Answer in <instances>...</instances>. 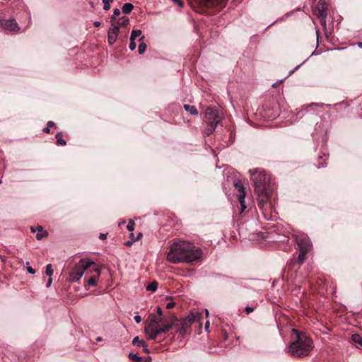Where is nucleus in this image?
<instances>
[{
    "instance_id": "f257e3e1",
    "label": "nucleus",
    "mask_w": 362,
    "mask_h": 362,
    "mask_svg": "<svg viewBox=\"0 0 362 362\" xmlns=\"http://www.w3.org/2000/svg\"><path fill=\"white\" fill-rule=\"evenodd\" d=\"M202 250L192 243L178 240L174 242L167 253V259L173 263L192 262L202 257Z\"/></svg>"
},
{
    "instance_id": "f03ea898",
    "label": "nucleus",
    "mask_w": 362,
    "mask_h": 362,
    "mask_svg": "<svg viewBox=\"0 0 362 362\" xmlns=\"http://www.w3.org/2000/svg\"><path fill=\"white\" fill-rule=\"evenodd\" d=\"M250 173L254 182L255 192L257 195L259 206L263 209L268 204L272 193L269 175L262 168L250 170Z\"/></svg>"
},
{
    "instance_id": "7ed1b4c3",
    "label": "nucleus",
    "mask_w": 362,
    "mask_h": 362,
    "mask_svg": "<svg viewBox=\"0 0 362 362\" xmlns=\"http://www.w3.org/2000/svg\"><path fill=\"white\" fill-rule=\"evenodd\" d=\"M296 338L288 346V352L294 357L303 358L310 355L314 348L313 340L305 334L293 330Z\"/></svg>"
},
{
    "instance_id": "20e7f679",
    "label": "nucleus",
    "mask_w": 362,
    "mask_h": 362,
    "mask_svg": "<svg viewBox=\"0 0 362 362\" xmlns=\"http://www.w3.org/2000/svg\"><path fill=\"white\" fill-rule=\"evenodd\" d=\"M168 323L169 314L163 317L151 315L148 322L145 325V332L150 339L155 340L158 335L171 329V325H168Z\"/></svg>"
},
{
    "instance_id": "39448f33",
    "label": "nucleus",
    "mask_w": 362,
    "mask_h": 362,
    "mask_svg": "<svg viewBox=\"0 0 362 362\" xmlns=\"http://www.w3.org/2000/svg\"><path fill=\"white\" fill-rule=\"evenodd\" d=\"M199 314L196 312H191L186 317L177 319L176 316L171 313H169V323L172 328H175L176 332L181 335L187 333L188 329L190 328L192 323L195 321Z\"/></svg>"
},
{
    "instance_id": "423d86ee",
    "label": "nucleus",
    "mask_w": 362,
    "mask_h": 362,
    "mask_svg": "<svg viewBox=\"0 0 362 362\" xmlns=\"http://www.w3.org/2000/svg\"><path fill=\"white\" fill-rule=\"evenodd\" d=\"M94 264V262L88 259H81L69 273V281L71 282L78 281L83 276L84 272Z\"/></svg>"
},
{
    "instance_id": "0eeeda50",
    "label": "nucleus",
    "mask_w": 362,
    "mask_h": 362,
    "mask_svg": "<svg viewBox=\"0 0 362 362\" xmlns=\"http://www.w3.org/2000/svg\"><path fill=\"white\" fill-rule=\"evenodd\" d=\"M299 247L300 250L309 252L312 248V243L308 236L304 233H296L293 235Z\"/></svg>"
},
{
    "instance_id": "6e6552de",
    "label": "nucleus",
    "mask_w": 362,
    "mask_h": 362,
    "mask_svg": "<svg viewBox=\"0 0 362 362\" xmlns=\"http://www.w3.org/2000/svg\"><path fill=\"white\" fill-rule=\"evenodd\" d=\"M234 187L238 192L237 197H238V201L240 204V213L241 214L247 208V206H246L245 202V198L246 196L245 189L240 180H236L234 182Z\"/></svg>"
},
{
    "instance_id": "1a4fd4ad",
    "label": "nucleus",
    "mask_w": 362,
    "mask_h": 362,
    "mask_svg": "<svg viewBox=\"0 0 362 362\" xmlns=\"http://www.w3.org/2000/svg\"><path fill=\"white\" fill-rule=\"evenodd\" d=\"M206 122L209 125L216 127L221 121V116L218 111L214 107H209L205 112Z\"/></svg>"
},
{
    "instance_id": "9d476101",
    "label": "nucleus",
    "mask_w": 362,
    "mask_h": 362,
    "mask_svg": "<svg viewBox=\"0 0 362 362\" xmlns=\"http://www.w3.org/2000/svg\"><path fill=\"white\" fill-rule=\"evenodd\" d=\"M0 25L6 30L18 33L20 30L18 23L14 18L0 20Z\"/></svg>"
},
{
    "instance_id": "9b49d317",
    "label": "nucleus",
    "mask_w": 362,
    "mask_h": 362,
    "mask_svg": "<svg viewBox=\"0 0 362 362\" xmlns=\"http://www.w3.org/2000/svg\"><path fill=\"white\" fill-rule=\"evenodd\" d=\"M119 32V26L112 23L107 33V40L110 45H113L116 42Z\"/></svg>"
},
{
    "instance_id": "f8f14e48",
    "label": "nucleus",
    "mask_w": 362,
    "mask_h": 362,
    "mask_svg": "<svg viewBox=\"0 0 362 362\" xmlns=\"http://www.w3.org/2000/svg\"><path fill=\"white\" fill-rule=\"evenodd\" d=\"M197 3L200 6L212 8L217 6H223L226 0H196Z\"/></svg>"
},
{
    "instance_id": "ddd939ff",
    "label": "nucleus",
    "mask_w": 362,
    "mask_h": 362,
    "mask_svg": "<svg viewBox=\"0 0 362 362\" xmlns=\"http://www.w3.org/2000/svg\"><path fill=\"white\" fill-rule=\"evenodd\" d=\"M93 271L95 272V274L93 275L88 280V284L91 286H97V280L100 274V270L98 268H95Z\"/></svg>"
},
{
    "instance_id": "4468645a",
    "label": "nucleus",
    "mask_w": 362,
    "mask_h": 362,
    "mask_svg": "<svg viewBox=\"0 0 362 362\" xmlns=\"http://www.w3.org/2000/svg\"><path fill=\"white\" fill-rule=\"evenodd\" d=\"M321 1H320L317 5V16L323 19H325L327 16V8L325 6V4H321Z\"/></svg>"
},
{
    "instance_id": "2eb2a0df",
    "label": "nucleus",
    "mask_w": 362,
    "mask_h": 362,
    "mask_svg": "<svg viewBox=\"0 0 362 362\" xmlns=\"http://www.w3.org/2000/svg\"><path fill=\"white\" fill-rule=\"evenodd\" d=\"M184 109L189 112L192 115H197L198 111L197 110V107L194 105H189L187 104L184 105Z\"/></svg>"
},
{
    "instance_id": "dca6fc26",
    "label": "nucleus",
    "mask_w": 362,
    "mask_h": 362,
    "mask_svg": "<svg viewBox=\"0 0 362 362\" xmlns=\"http://www.w3.org/2000/svg\"><path fill=\"white\" fill-rule=\"evenodd\" d=\"M309 252H307V251H303V250H300V252H299V255H298V257L296 261V262L298 264H301L304 262L305 259V257H306V255Z\"/></svg>"
},
{
    "instance_id": "f3484780",
    "label": "nucleus",
    "mask_w": 362,
    "mask_h": 362,
    "mask_svg": "<svg viewBox=\"0 0 362 362\" xmlns=\"http://www.w3.org/2000/svg\"><path fill=\"white\" fill-rule=\"evenodd\" d=\"M129 19L128 17H126V16H122L121 18H119L117 21V25H118L119 26V28H120V26H125L127 25V24H129Z\"/></svg>"
},
{
    "instance_id": "a211bd4d",
    "label": "nucleus",
    "mask_w": 362,
    "mask_h": 362,
    "mask_svg": "<svg viewBox=\"0 0 362 362\" xmlns=\"http://www.w3.org/2000/svg\"><path fill=\"white\" fill-rule=\"evenodd\" d=\"M57 144L59 146H65L66 144V141L62 138L63 134L62 132H58L56 136Z\"/></svg>"
},
{
    "instance_id": "6ab92c4d",
    "label": "nucleus",
    "mask_w": 362,
    "mask_h": 362,
    "mask_svg": "<svg viewBox=\"0 0 362 362\" xmlns=\"http://www.w3.org/2000/svg\"><path fill=\"white\" fill-rule=\"evenodd\" d=\"M133 8H134V6L132 4L125 3L122 6V10L124 13L127 14V13H131V11L133 10Z\"/></svg>"
},
{
    "instance_id": "aec40b11",
    "label": "nucleus",
    "mask_w": 362,
    "mask_h": 362,
    "mask_svg": "<svg viewBox=\"0 0 362 362\" xmlns=\"http://www.w3.org/2000/svg\"><path fill=\"white\" fill-rule=\"evenodd\" d=\"M38 233L36 235V238L37 240H41L44 236H46L47 235V232L44 231L42 230V226L37 227Z\"/></svg>"
},
{
    "instance_id": "412c9836",
    "label": "nucleus",
    "mask_w": 362,
    "mask_h": 362,
    "mask_svg": "<svg viewBox=\"0 0 362 362\" xmlns=\"http://www.w3.org/2000/svg\"><path fill=\"white\" fill-rule=\"evenodd\" d=\"M158 282L153 281L146 286V290L148 291L154 292L157 290Z\"/></svg>"
},
{
    "instance_id": "4be33fe9",
    "label": "nucleus",
    "mask_w": 362,
    "mask_h": 362,
    "mask_svg": "<svg viewBox=\"0 0 362 362\" xmlns=\"http://www.w3.org/2000/svg\"><path fill=\"white\" fill-rule=\"evenodd\" d=\"M132 344L134 345H138L139 346H142V347H145L146 346V344L144 341L142 340H140L139 337H136L133 339L132 340Z\"/></svg>"
},
{
    "instance_id": "5701e85b",
    "label": "nucleus",
    "mask_w": 362,
    "mask_h": 362,
    "mask_svg": "<svg viewBox=\"0 0 362 362\" xmlns=\"http://www.w3.org/2000/svg\"><path fill=\"white\" fill-rule=\"evenodd\" d=\"M351 339L355 343L360 344L362 346V337L358 334H353L351 336Z\"/></svg>"
},
{
    "instance_id": "b1692460",
    "label": "nucleus",
    "mask_w": 362,
    "mask_h": 362,
    "mask_svg": "<svg viewBox=\"0 0 362 362\" xmlns=\"http://www.w3.org/2000/svg\"><path fill=\"white\" fill-rule=\"evenodd\" d=\"M141 35V30H134L131 33V39L135 40L137 37H139Z\"/></svg>"
},
{
    "instance_id": "393cba45",
    "label": "nucleus",
    "mask_w": 362,
    "mask_h": 362,
    "mask_svg": "<svg viewBox=\"0 0 362 362\" xmlns=\"http://www.w3.org/2000/svg\"><path fill=\"white\" fill-rule=\"evenodd\" d=\"M216 127H214L212 125L208 124V127L204 130V134L206 136L211 135L213 133V132L215 130Z\"/></svg>"
},
{
    "instance_id": "a878e982",
    "label": "nucleus",
    "mask_w": 362,
    "mask_h": 362,
    "mask_svg": "<svg viewBox=\"0 0 362 362\" xmlns=\"http://www.w3.org/2000/svg\"><path fill=\"white\" fill-rule=\"evenodd\" d=\"M129 357L135 362H140L141 361V357L137 356L136 354L130 353Z\"/></svg>"
},
{
    "instance_id": "bb28decb",
    "label": "nucleus",
    "mask_w": 362,
    "mask_h": 362,
    "mask_svg": "<svg viewBox=\"0 0 362 362\" xmlns=\"http://www.w3.org/2000/svg\"><path fill=\"white\" fill-rule=\"evenodd\" d=\"M146 47H147V46H146V43H144V42H141V43L139 44V49H138L139 53L140 54H141L144 53V52H145V51H146Z\"/></svg>"
},
{
    "instance_id": "cd10ccee",
    "label": "nucleus",
    "mask_w": 362,
    "mask_h": 362,
    "mask_svg": "<svg viewBox=\"0 0 362 362\" xmlns=\"http://www.w3.org/2000/svg\"><path fill=\"white\" fill-rule=\"evenodd\" d=\"M114 0H103V3L104 4L103 9L107 11L110 8V3Z\"/></svg>"
},
{
    "instance_id": "c85d7f7f",
    "label": "nucleus",
    "mask_w": 362,
    "mask_h": 362,
    "mask_svg": "<svg viewBox=\"0 0 362 362\" xmlns=\"http://www.w3.org/2000/svg\"><path fill=\"white\" fill-rule=\"evenodd\" d=\"M135 223L133 220H130L127 226V229L129 231H133L134 230Z\"/></svg>"
},
{
    "instance_id": "c756f323",
    "label": "nucleus",
    "mask_w": 362,
    "mask_h": 362,
    "mask_svg": "<svg viewBox=\"0 0 362 362\" xmlns=\"http://www.w3.org/2000/svg\"><path fill=\"white\" fill-rule=\"evenodd\" d=\"M53 272H54V271H53V269H52V265H51V264H47V265L46 266V274H47V276H49V277H51V276H52V275L53 274Z\"/></svg>"
},
{
    "instance_id": "7c9ffc66",
    "label": "nucleus",
    "mask_w": 362,
    "mask_h": 362,
    "mask_svg": "<svg viewBox=\"0 0 362 362\" xmlns=\"http://www.w3.org/2000/svg\"><path fill=\"white\" fill-rule=\"evenodd\" d=\"M136 44L135 42V40L130 38V44H129V49L131 50H134L136 49Z\"/></svg>"
},
{
    "instance_id": "2f4dec72",
    "label": "nucleus",
    "mask_w": 362,
    "mask_h": 362,
    "mask_svg": "<svg viewBox=\"0 0 362 362\" xmlns=\"http://www.w3.org/2000/svg\"><path fill=\"white\" fill-rule=\"evenodd\" d=\"M175 305V303L174 301H170L166 304L165 308L167 309H171V308H174Z\"/></svg>"
},
{
    "instance_id": "473e14b6",
    "label": "nucleus",
    "mask_w": 362,
    "mask_h": 362,
    "mask_svg": "<svg viewBox=\"0 0 362 362\" xmlns=\"http://www.w3.org/2000/svg\"><path fill=\"white\" fill-rule=\"evenodd\" d=\"M26 269H27V272L31 274H33L35 273V270L30 266H27Z\"/></svg>"
},
{
    "instance_id": "72a5a7b5",
    "label": "nucleus",
    "mask_w": 362,
    "mask_h": 362,
    "mask_svg": "<svg viewBox=\"0 0 362 362\" xmlns=\"http://www.w3.org/2000/svg\"><path fill=\"white\" fill-rule=\"evenodd\" d=\"M157 313L158 317H162L163 313L160 307L157 308Z\"/></svg>"
},
{
    "instance_id": "f704fd0d",
    "label": "nucleus",
    "mask_w": 362,
    "mask_h": 362,
    "mask_svg": "<svg viewBox=\"0 0 362 362\" xmlns=\"http://www.w3.org/2000/svg\"><path fill=\"white\" fill-rule=\"evenodd\" d=\"M134 318L136 323H140L141 322V317L140 315H135Z\"/></svg>"
},
{
    "instance_id": "c9c22d12",
    "label": "nucleus",
    "mask_w": 362,
    "mask_h": 362,
    "mask_svg": "<svg viewBox=\"0 0 362 362\" xmlns=\"http://www.w3.org/2000/svg\"><path fill=\"white\" fill-rule=\"evenodd\" d=\"M120 10L119 8H115L113 11V16H115L116 17L120 14Z\"/></svg>"
},
{
    "instance_id": "e433bc0d",
    "label": "nucleus",
    "mask_w": 362,
    "mask_h": 362,
    "mask_svg": "<svg viewBox=\"0 0 362 362\" xmlns=\"http://www.w3.org/2000/svg\"><path fill=\"white\" fill-rule=\"evenodd\" d=\"M253 310H254V309L252 307L247 306L245 308V311L247 312V314L252 313Z\"/></svg>"
},
{
    "instance_id": "4c0bfd02",
    "label": "nucleus",
    "mask_w": 362,
    "mask_h": 362,
    "mask_svg": "<svg viewBox=\"0 0 362 362\" xmlns=\"http://www.w3.org/2000/svg\"><path fill=\"white\" fill-rule=\"evenodd\" d=\"M100 239L105 240L107 238V233H100L99 235Z\"/></svg>"
},
{
    "instance_id": "58836bf2",
    "label": "nucleus",
    "mask_w": 362,
    "mask_h": 362,
    "mask_svg": "<svg viewBox=\"0 0 362 362\" xmlns=\"http://www.w3.org/2000/svg\"><path fill=\"white\" fill-rule=\"evenodd\" d=\"M52 282V279L51 277H49L47 282V285H46L47 288H49L51 286Z\"/></svg>"
},
{
    "instance_id": "ea45409f",
    "label": "nucleus",
    "mask_w": 362,
    "mask_h": 362,
    "mask_svg": "<svg viewBox=\"0 0 362 362\" xmlns=\"http://www.w3.org/2000/svg\"><path fill=\"white\" fill-rule=\"evenodd\" d=\"M43 132L46 133V134H49L50 132V129L49 127H47L43 129Z\"/></svg>"
},
{
    "instance_id": "a19ab883",
    "label": "nucleus",
    "mask_w": 362,
    "mask_h": 362,
    "mask_svg": "<svg viewBox=\"0 0 362 362\" xmlns=\"http://www.w3.org/2000/svg\"><path fill=\"white\" fill-rule=\"evenodd\" d=\"M115 19H116V16H113V14L112 15L111 18H110V21L112 23L115 24Z\"/></svg>"
},
{
    "instance_id": "79ce46f5",
    "label": "nucleus",
    "mask_w": 362,
    "mask_h": 362,
    "mask_svg": "<svg viewBox=\"0 0 362 362\" xmlns=\"http://www.w3.org/2000/svg\"><path fill=\"white\" fill-rule=\"evenodd\" d=\"M53 126H54V123L52 121H49V122H47V127H49V128H50V127H53Z\"/></svg>"
},
{
    "instance_id": "37998d69",
    "label": "nucleus",
    "mask_w": 362,
    "mask_h": 362,
    "mask_svg": "<svg viewBox=\"0 0 362 362\" xmlns=\"http://www.w3.org/2000/svg\"><path fill=\"white\" fill-rule=\"evenodd\" d=\"M93 25H94V26H95V27H99V26H100V23L99 21H95V22L93 23Z\"/></svg>"
},
{
    "instance_id": "c03bdc74",
    "label": "nucleus",
    "mask_w": 362,
    "mask_h": 362,
    "mask_svg": "<svg viewBox=\"0 0 362 362\" xmlns=\"http://www.w3.org/2000/svg\"><path fill=\"white\" fill-rule=\"evenodd\" d=\"M132 242H131V241H127L124 243V245H127V246H130V245H132Z\"/></svg>"
},
{
    "instance_id": "a18cd8bd",
    "label": "nucleus",
    "mask_w": 362,
    "mask_h": 362,
    "mask_svg": "<svg viewBox=\"0 0 362 362\" xmlns=\"http://www.w3.org/2000/svg\"><path fill=\"white\" fill-rule=\"evenodd\" d=\"M314 105L317 107H323L326 106V105H325V104H314Z\"/></svg>"
},
{
    "instance_id": "49530a36",
    "label": "nucleus",
    "mask_w": 362,
    "mask_h": 362,
    "mask_svg": "<svg viewBox=\"0 0 362 362\" xmlns=\"http://www.w3.org/2000/svg\"><path fill=\"white\" fill-rule=\"evenodd\" d=\"M209 324H210V323H209V321H207V322L205 323V328H206V329H207L209 327Z\"/></svg>"
},
{
    "instance_id": "de8ad7c7",
    "label": "nucleus",
    "mask_w": 362,
    "mask_h": 362,
    "mask_svg": "<svg viewBox=\"0 0 362 362\" xmlns=\"http://www.w3.org/2000/svg\"><path fill=\"white\" fill-rule=\"evenodd\" d=\"M102 340V338L100 337H98L97 338V341H100Z\"/></svg>"
},
{
    "instance_id": "09e8293b",
    "label": "nucleus",
    "mask_w": 362,
    "mask_h": 362,
    "mask_svg": "<svg viewBox=\"0 0 362 362\" xmlns=\"http://www.w3.org/2000/svg\"><path fill=\"white\" fill-rule=\"evenodd\" d=\"M141 235H141V233H139V234L138 235V237H137L136 240H138V239L139 238V237H140V236H141Z\"/></svg>"
},
{
    "instance_id": "8fccbe9b",
    "label": "nucleus",
    "mask_w": 362,
    "mask_h": 362,
    "mask_svg": "<svg viewBox=\"0 0 362 362\" xmlns=\"http://www.w3.org/2000/svg\"><path fill=\"white\" fill-rule=\"evenodd\" d=\"M144 38V36H141L139 39V41L142 40Z\"/></svg>"
},
{
    "instance_id": "3c124183",
    "label": "nucleus",
    "mask_w": 362,
    "mask_h": 362,
    "mask_svg": "<svg viewBox=\"0 0 362 362\" xmlns=\"http://www.w3.org/2000/svg\"><path fill=\"white\" fill-rule=\"evenodd\" d=\"M31 231H32L33 233L35 232V230L33 228H31Z\"/></svg>"
},
{
    "instance_id": "603ef678",
    "label": "nucleus",
    "mask_w": 362,
    "mask_h": 362,
    "mask_svg": "<svg viewBox=\"0 0 362 362\" xmlns=\"http://www.w3.org/2000/svg\"><path fill=\"white\" fill-rule=\"evenodd\" d=\"M133 236H134V234H133V233L130 234V237H131V238H133Z\"/></svg>"
},
{
    "instance_id": "864d4df0",
    "label": "nucleus",
    "mask_w": 362,
    "mask_h": 362,
    "mask_svg": "<svg viewBox=\"0 0 362 362\" xmlns=\"http://www.w3.org/2000/svg\"><path fill=\"white\" fill-rule=\"evenodd\" d=\"M206 315H209V312H208V310H206Z\"/></svg>"
}]
</instances>
